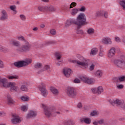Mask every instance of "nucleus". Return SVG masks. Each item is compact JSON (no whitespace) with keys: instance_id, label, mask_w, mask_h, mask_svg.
Wrapping results in <instances>:
<instances>
[{"instance_id":"f8f14e48","label":"nucleus","mask_w":125,"mask_h":125,"mask_svg":"<svg viewBox=\"0 0 125 125\" xmlns=\"http://www.w3.org/2000/svg\"><path fill=\"white\" fill-rule=\"evenodd\" d=\"M112 103L116 104L118 106H120L122 108L125 109V103L124 100L118 99H114L112 101Z\"/></svg>"},{"instance_id":"a19ab883","label":"nucleus","mask_w":125,"mask_h":125,"mask_svg":"<svg viewBox=\"0 0 125 125\" xmlns=\"http://www.w3.org/2000/svg\"><path fill=\"white\" fill-rule=\"evenodd\" d=\"M95 64L94 63L91 64L90 66H89V70L90 71H94V69H95Z\"/></svg>"},{"instance_id":"79ce46f5","label":"nucleus","mask_w":125,"mask_h":125,"mask_svg":"<svg viewBox=\"0 0 125 125\" xmlns=\"http://www.w3.org/2000/svg\"><path fill=\"white\" fill-rule=\"evenodd\" d=\"M77 5V3L75 2H73L70 4L69 5V9H71V8H73L74 7L76 6Z\"/></svg>"},{"instance_id":"393cba45","label":"nucleus","mask_w":125,"mask_h":125,"mask_svg":"<svg viewBox=\"0 0 125 125\" xmlns=\"http://www.w3.org/2000/svg\"><path fill=\"white\" fill-rule=\"evenodd\" d=\"M82 122H83L86 125H90L91 124V119L89 118H83L82 121Z\"/></svg>"},{"instance_id":"6ab92c4d","label":"nucleus","mask_w":125,"mask_h":125,"mask_svg":"<svg viewBox=\"0 0 125 125\" xmlns=\"http://www.w3.org/2000/svg\"><path fill=\"white\" fill-rule=\"evenodd\" d=\"M94 75L98 78H101L103 76V71L100 69L97 70L94 73Z\"/></svg>"},{"instance_id":"c85d7f7f","label":"nucleus","mask_w":125,"mask_h":125,"mask_svg":"<svg viewBox=\"0 0 125 125\" xmlns=\"http://www.w3.org/2000/svg\"><path fill=\"white\" fill-rule=\"evenodd\" d=\"M10 44H13L15 46H20V43L18 41L12 40L10 41Z\"/></svg>"},{"instance_id":"dca6fc26","label":"nucleus","mask_w":125,"mask_h":125,"mask_svg":"<svg viewBox=\"0 0 125 125\" xmlns=\"http://www.w3.org/2000/svg\"><path fill=\"white\" fill-rule=\"evenodd\" d=\"M102 42L104 44H112V41L109 37H104L103 38Z\"/></svg>"},{"instance_id":"052dcab7","label":"nucleus","mask_w":125,"mask_h":125,"mask_svg":"<svg viewBox=\"0 0 125 125\" xmlns=\"http://www.w3.org/2000/svg\"><path fill=\"white\" fill-rule=\"evenodd\" d=\"M104 120L103 119H101L98 121V123L100 125H103L104 124Z\"/></svg>"},{"instance_id":"f704fd0d","label":"nucleus","mask_w":125,"mask_h":125,"mask_svg":"<svg viewBox=\"0 0 125 125\" xmlns=\"http://www.w3.org/2000/svg\"><path fill=\"white\" fill-rule=\"evenodd\" d=\"M99 114V112L98 111L94 110L91 112L90 116L92 117L97 116Z\"/></svg>"},{"instance_id":"7ed1b4c3","label":"nucleus","mask_w":125,"mask_h":125,"mask_svg":"<svg viewBox=\"0 0 125 125\" xmlns=\"http://www.w3.org/2000/svg\"><path fill=\"white\" fill-rule=\"evenodd\" d=\"M77 58L79 59L78 60L72 59H69L68 60V62L70 63H72L74 64L77 63L78 65L84 67V68H87L88 66V63L89 62V60L88 59H86L83 58L81 55H77Z\"/></svg>"},{"instance_id":"4d7b16f0","label":"nucleus","mask_w":125,"mask_h":125,"mask_svg":"<svg viewBox=\"0 0 125 125\" xmlns=\"http://www.w3.org/2000/svg\"><path fill=\"white\" fill-rule=\"evenodd\" d=\"M95 31L94 29L92 27L88 28L87 30V32H95Z\"/></svg>"},{"instance_id":"13d9d810","label":"nucleus","mask_w":125,"mask_h":125,"mask_svg":"<svg viewBox=\"0 0 125 125\" xmlns=\"http://www.w3.org/2000/svg\"><path fill=\"white\" fill-rule=\"evenodd\" d=\"M83 105L81 103H79L78 104V107L80 109L82 108Z\"/></svg>"},{"instance_id":"8fccbe9b","label":"nucleus","mask_w":125,"mask_h":125,"mask_svg":"<svg viewBox=\"0 0 125 125\" xmlns=\"http://www.w3.org/2000/svg\"><path fill=\"white\" fill-rule=\"evenodd\" d=\"M115 41L117 42H121V39L118 37H115Z\"/></svg>"},{"instance_id":"4468645a","label":"nucleus","mask_w":125,"mask_h":125,"mask_svg":"<svg viewBox=\"0 0 125 125\" xmlns=\"http://www.w3.org/2000/svg\"><path fill=\"white\" fill-rule=\"evenodd\" d=\"M73 74V71L70 68H64L63 69V74L66 78H69Z\"/></svg>"},{"instance_id":"a211bd4d","label":"nucleus","mask_w":125,"mask_h":125,"mask_svg":"<svg viewBox=\"0 0 125 125\" xmlns=\"http://www.w3.org/2000/svg\"><path fill=\"white\" fill-rule=\"evenodd\" d=\"M50 90L55 96H58L59 94V90L54 86H51Z\"/></svg>"},{"instance_id":"6e6d98bb","label":"nucleus","mask_w":125,"mask_h":125,"mask_svg":"<svg viewBox=\"0 0 125 125\" xmlns=\"http://www.w3.org/2000/svg\"><path fill=\"white\" fill-rule=\"evenodd\" d=\"M103 16H104V17H105V18H108V12L104 11Z\"/></svg>"},{"instance_id":"bb28decb","label":"nucleus","mask_w":125,"mask_h":125,"mask_svg":"<svg viewBox=\"0 0 125 125\" xmlns=\"http://www.w3.org/2000/svg\"><path fill=\"white\" fill-rule=\"evenodd\" d=\"M9 8L11 10H12V12H13L14 14H17V11L16 10L17 7L16 5H10Z\"/></svg>"},{"instance_id":"4c0bfd02","label":"nucleus","mask_w":125,"mask_h":125,"mask_svg":"<svg viewBox=\"0 0 125 125\" xmlns=\"http://www.w3.org/2000/svg\"><path fill=\"white\" fill-rule=\"evenodd\" d=\"M28 109V106L26 105H23L21 107V109L23 112L27 111Z\"/></svg>"},{"instance_id":"864d4df0","label":"nucleus","mask_w":125,"mask_h":125,"mask_svg":"<svg viewBox=\"0 0 125 125\" xmlns=\"http://www.w3.org/2000/svg\"><path fill=\"white\" fill-rule=\"evenodd\" d=\"M74 83H81V81L78 79H75L74 80Z\"/></svg>"},{"instance_id":"3c124183","label":"nucleus","mask_w":125,"mask_h":125,"mask_svg":"<svg viewBox=\"0 0 125 125\" xmlns=\"http://www.w3.org/2000/svg\"><path fill=\"white\" fill-rule=\"evenodd\" d=\"M42 66V64L40 63H38L35 65L36 68H40Z\"/></svg>"},{"instance_id":"a878e982","label":"nucleus","mask_w":125,"mask_h":125,"mask_svg":"<svg viewBox=\"0 0 125 125\" xmlns=\"http://www.w3.org/2000/svg\"><path fill=\"white\" fill-rule=\"evenodd\" d=\"M79 12V9L78 8H74L71 10V14L73 16H75V15Z\"/></svg>"},{"instance_id":"ea45409f","label":"nucleus","mask_w":125,"mask_h":125,"mask_svg":"<svg viewBox=\"0 0 125 125\" xmlns=\"http://www.w3.org/2000/svg\"><path fill=\"white\" fill-rule=\"evenodd\" d=\"M55 57L58 60H60L62 57V55L58 52H56L55 54Z\"/></svg>"},{"instance_id":"20e7f679","label":"nucleus","mask_w":125,"mask_h":125,"mask_svg":"<svg viewBox=\"0 0 125 125\" xmlns=\"http://www.w3.org/2000/svg\"><path fill=\"white\" fill-rule=\"evenodd\" d=\"M42 108H44V114L47 118L56 117L61 114L60 111L45 108V105L43 104H42Z\"/></svg>"},{"instance_id":"c03bdc74","label":"nucleus","mask_w":125,"mask_h":125,"mask_svg":"<svg viewBox=\"0 0 125 125\" xmlns=\"http://www.w3.org/2000/svg\"><path fill=\"white\" fill-rule=\"evenodd\" d=\"M83 110L84 111H88L90 109V107L89 105H85L83 106Z\"/></svg>"},{"instance_id":"49530a36","label":"nucleus","mask_w":125,"mask_h":125,"mask_svg":"<svg viewBox=\"0 0 125 125\" xmlns=\"http://www.w3.org/2000/svg\"><path fill=\"white\" fill-rule=\"evenodd\" d=\"M18 40H19V41H23L24 42H26L24 38L23 37V36H18L17 37Z\"/></svg>"},{"instance_id":"f03ea898","label":"nucleus","mask_w":125,"mask_h":125,"mask_svg":"<svg viewBox=\"0 0 125 125\" xmlns=\"http://www.w3.org/2000/svg\"><path fill=\"white\" fill-rule=\"evenodd\" d=\"M0 87L5 88H10L12 91L18 92L20 91V88L16 85L15 82H8L7 79L0 76Z\"/></svg>"},{"instance_id":"6e6552de","label":"nucleus","mask_w":125,"mask_h":125,"mask_svg":"<svg viewBox=\"0 0 125 125\" xmlns=\"http://www.w3.org/2000/svg\"><path fill=\"white\" fill-rule=\"evenodd\" d=\"M112 62L119 68L122 70L125 69V61L114 60H112Z\"/></svg>"},{"instance_id":"338daca9","label":"nucleus","mask_w":125,"mask_h":125,"mask_svg":"<svg viewBox=\"0 0 125 125\" xmlns=\"http://www.w3.org/2000/svg\"><path fill=\"white\" fill-rule=\"evenodd\" d=\"M50 33H51V35H52V36H54V35H56V32H51Z\"/></svg>"},{"instance_id":"423d86ee","label":"nucleus","mask_w":125,"mask_h":125,"mask_svg":"<svg viewBox=\"0 0 125 125\" xmlns=\"http://www.w3.org/2000/svg\"><path fill=\"white\" fill-rule=\"evenodd\" d=\"M46 84L45 83H41L38 85V88L39 89L40 91L41 92L42 95L43 97H46L48 94V91L45 88Z\"/></svg>"},{"instance_id":"ddd939ff","label":"nucleus","mask_w":125,"mask_h":125,"mask_svg":"<svg viewBox=\"0 0 125 125\" xmlns=\"http://www.w3.org/2000/svg\"><path fill=\"white\" fill-rule=\"evenodd\" d=\"M91 91L92 93L95 94L100 95L104 92V88L103 86H99L97 87L92 88Z\"/></svg>"},{"instance_id":"c756f323","label":"nucleus","mask_w":125,"mask_h":125,"mask_svg":"<svg viewBox=\"0 0 125 125\" xmlns=\"http://www.w3.org/2000/svg\"><path fill=\"white\" fill-rule=\"evenodd\" d=\"M46 11H50L53 12L55 11L56 9L52 6H46Z\"/></svg>"},{"instance_id":"b1692460","label":"nucleus","mask_w":125,"mask_h":125,"mask_svg":"<svg viewBox=\"0 0 125 125\" xmlns=\"http://www.w3.org/2000/svg\"><path fill=\"white\" fill-rule=\"evenodd\" d=\"M98 52V49L97 48H93L90 53V55H96Z\"/></svg>"},{"instance_id":"4be33fe9","label":"nucleus","mask_w":125,"mask_h":125,"mask_svg":"<svg viewBox=\"0 0 125 125\" xmlns=\"http://www.w3.org/2000/svg\"><path fill=\"white\" fill-rule=\"evenodd\" d=\"M20 100L23 102H28L30 101V98L27 95H24L20 97Z\"/></svg>"},{"instance_id":"473e14b6","label":"nucleus","mask_w":125,"mask_h":125,"mask_svg":"<svg viewBox=\"0 0 125 125\" xmlns=\"http://www.w3.org/2000/svg\"><path fill=\"white\" fill-rule=\"evenodd\" d=\"M64 125H74L75 122L74 121L70 120H68V121L64 122Z\"/></svg>"},{"instance_id":"cd10ccee","label":"nucleus","mask_w":125,"mask_h":125,"mask_svg":"<svg viewBox=\"0 0 125 125\" xmlns=\"http://www.w3.org/2000/svg\"><path fill=\"white\" fill-rule=\"evenodd\" d=\"M21 91L22 92H27L28 91V87L27 85L22 84L20 87Z\"/></svg>"},{"instance_id":"de8ad7c7","label":"nucleus","mask_w":125,"mask_h":125,"mask_svg":"<svg viewBox=\"0 0 125 125\" xmlns=\"http://www.w3.org/2000/svg\"><path fill=\"white\" fill-rule=\"evenodd\" d=\"M124 88V85L123 84H118L117 85V88L118 89H122Z\"/></svg>"},{"instance_id":"aec40b11","label":"nucleus","mask_w":125,"mask_h":125,"mask_svg":"<svg viewBox=\"0 0 125 125\" xmlns=\"http://www.w3.org/2000/svg\"><path fill=\"white\" fill-rule=\"evenodd\" d=\"M37 113L36 111L31 110L27 114V118L29 119L33 117H35Z\"/></svg>"},{"instance_id":"0eeeda50","label":"nucleus","mask_w":125,"mask_h":125,"mask_svg":"<svg viewBox=\"0 0 125 125\" xmlns=\"http://www.w3.org/2000/svg\"><path fill=\"white\" fill-rule=\"evenodd\" d=\"M31 45L28 42L26 41L24 44L22 45L21 47L17 49V51H18V52L21 53L28 52V51H29Z\"/></svg>"},{"instance_id":"39448f33","label":"nucleus","mask_w":125,"mask_h":125,"mask_svg":"<svg viewBox=\"0 0 125 125\" xmlns=\"http://www.w3.org/2000/svg\"><path fill=\"white\" fill-rule=\"evenodd\" d=\"M32 62V60L31 59L27 58L23 61L15 62L14 65L18 68H21L29 65L31 64Z\"/></svg>"},{"instance_id":"774afa93","label":"nucleus","mask_w":125,"mask_h":125,"mask_svg":"<svg viewBox=\"0 0 125 125\" xmlns=\"http://www.w3.org/2000/svg\"><path fill=\"white\" fill-rule=\"evenodd\" d=\"M87 33L88 34V35H93L94 32H88Z\"/></svg>"},{"instance_id":"c9c22d12","label":"nucleus","mask_w":125,"mask_h":125,"mask_svg":"<svg viewBox=\"0 0 125 125\" xmlns=\"http://www.w3.org/2000/svg\"><path fill=\"white\" fill-rule=\"evenodd\" d=\"M86 10L85 7L83 5H81L80 8L78 9L79 12L80 11L81 12H85Z\"/></svg>"},{"instance_id":"1a4fd4ad","label":"nucleus","mask_w":125,"mask_h":125,"mask_svg":"<svg viewBox=\"0 0 125 125\" xmlns=\"http://www.w3.org/2000/svg\"><path fill=\"white\" fill-rule=\"evenodd\" d=\"M80 79L84 83L91 84L95 82L94 78H91L86 76H81Z\"/></svg>"},{"instance_id":"a18cd8bd","label":"nucleus","mask_w":125,"mask_h":125,"mask_svg":"<svg viewBox=\"0 0 125 125\" xmlns=\"http://www.w3.org/2000/svg\"><path fill=\"white\" fill-rule=\"evenodd\" d=\"M50 70V66L48 65H45L44 66L43 70H42V71L47 70V71H49Z\"/></svg>"},{"instance_id":"bf43d9fd","label":"nucleus","mask_w":125,"mask_h":125,"mask_svg":"<svg viewBox=\"0 0 125 125\" xmlns=\"http://www.w3.org/2000/svg\"><path fill=\"white\" fill-rule=\"evenodd\" d=\"M5 116V112L4 111H0V116Z\"/></svg>"},{"instance_id":"603ef678","label":"nucleus","mask_w":125,"mask_h":125,"mask_svg":"<svg viewBox=\"0 0 125 125\" xmlns=\"http://www.w3.org/2000/svg\"><path fill=\"white\" fill-rule=\"evenodd\" d=\"M62 8L63 10H67V9L69 8V6L65 4L64 5Z\"/></svg>"},{"instance_id":"7c9ffc66","label":"nucleus","mask_w":125,"mask_h":125,"mask_svg":"<svg viewBox=\"0 0 125 125\" xmlns=\"http://www.w3.org/2000/svg\"><path fill=\"white\" fill-rule=\"evenodd\" d=\"M104 10H100L96 12V15L98 16V17H101V16H104Z\"/></svg>"},{"instance_id":"5fc2aeb1","label":"nucleus","mask_w":125,"mask_h":125,"mask_svg":"<svg viewBox=\"0 0 125 125\" xmlns=\"http://www.w3.org/2000/svg\"><path fill=\"white\" fill-rule=\"evenodd\" d=\"M118 60L125 61V57L124 55H121L120 56V59H118Z\"/></svg>"},{"instance_id":"412c9836","label":"nucleus","mask_w":125,"mask_h":125,"mask_svg":"<svg viewBox=\"0 0 125 125\" xmlns=\"http://www.w3.org/2000/svg\"><path fill=\"white\" fill-rule=\"evenodd\" d=\"M7 79L10 81L13 80H18L19 79V77L15 75H9L7 76Z\"/></svg>"},{"instance_id":"9d476101","label":"nucleus","mask_w":125,"mask_h":125,"mask_svg":"<svg viewBox=\"0 0 125 125\" xmlns=\"http://www.w3.org/2000/svg\"><path fill=\"white\" fill-rule=\"evenodd\" d=\"M66 93L71 98H74L77 95L75 89L72 86H68L67 87Z\"/></svg>"},{"instance_id":"f257e3e1","label":"nucleus","mask_w":125,"mask_h":125,"mask_svg":"<svg viewBox=\"0 0 125 125\" xmlns=\"http://www.w3.org/2000/svg\"><path fill=\"white\" fill-rule=\"evenodd\" d=\"M86 21V19L85 14L83 13H81L78 15L77 20L72 19L67 21L65 23V26L68 27L69 26H70L71 24H75V25H77V29L78 30V29H80V27L85 25Z\"/></svg>"},{"instance_id":"2eb2a0df","label":"nucleus","mask_w":125,"mask_h":125,"mask_svg":"<svg viewBox=\"0 0 125 125\" xmlns=\"http://www.w3.org/2000/svg\"><path fill=\"white\" fill-rule=\"evenodd\" d=\"M115 53H116L115 48L114 47L111 48L108 51V57L109 59H113L115 55Z\"/></svg>"},{"instance_id":"37998d69","label":"nucleus","mask_w":125,"mask_h":125,"mask_svg":"<svg viewBox=\"0 0 125 125\" xmlns=\"http://www.w3.org/2000/svg\"><path fill=\"white\" fill-rule=\"evenodd\" d=\"M20 18L22 21H25V20H26V17L24 16V15H23V14L20 15Z\"/></svg>"},{"instance_id":"2f4dec72","label":"nucleus","mask_w":125,"mask_h":125,"mask_svg":"<svg viewBox=\"0 0 125 125\" xmlns=\"http://www.w3.org/2000/svg\"><path fill=\"white\" fill-rule=\"evenodd\" d=\"M38 10L41 12L46 11V6H39L38 7Z\"/></svg>"},{"instance_id":"680f3d73","label":"nucleus","mask_w":125,"mask_h":125,"mask_svg":"<svg viewBox=\"0 0 125 125\" xmlns=\"http://www.w3.org/2000/svg\"><path fill=\"white\" fill-rule=\"evenodd\" d=\"M38 30H39V28L37 27H34L33 28V31H34V32L38 31Z\"/></svg>"},{"instance_id":"69168bd1","label":"nucleus","mask_w":125,"mask_h":125,"mask_svg":"<svg viewBox=\"0 0 125 125\" xmlns=\"http://www.w3.org/2000/svg\"><path fill=\"white\" fill-rule=\"evenodd\" d=\"M104 56L103 52V51H100L99 53V56H101L102 57Z\"/></svg>"},{"instance_id":"f3484780","label":"nucleus","mask_w":125,"mask_h":125,"mask_svg":"<svg viewBox=\"0 0 125 125\" xmlns=\"http://www.w3.org/2000/svg\"><path fill=\"white\" fill-rule=\"evenodd\" d=\"M8 18V16L7 15V12L5 10H2L1 12V20H6Z\"/></svg>"},{"instance_id":"09e8293b","label":"nucleus","mask_w":125,"mask_h":125,"mask_svg":"<svg viewBox=\"0 0 125 125\" xmlns=\"http://www.w3.org/2000/svg\"><path fill=\"white\" fill-rule=\"evenodd\" d=\"M4 68V64H3V62H2V61L0 60V68L3 69Z\"/></svg>"},{"instance_id":"72a5a7b5","label":"nucleus","mask_w":125,"mask_h":125,"mask_svg":"<svg viewBox=\"0 0 125 125\" xmlns=\"http://www.w3.org/2000/svg\"><path fill=\"white\" fill-rule=\"evenodd\" d=\"M119 3L122 7V9H123V10H125V0H121Z\"/></svg>"},{"instance_id":"58836bf2","label":"nucleus","mask_w":125,"mask_h":125,"mask_svg":"<svg viewBox=\"0 0 125 125\" xmlns=\"http://www.w3.org/2000/svg\"><path fill=\"white\" fill-rule=\"evenodd\" d=\"M118 80L120 82H123L125 81V76H121L119 77Z\"/></svg>"},{"instance_id":"e2e57ef3","label":"nucleus","mask_w":125,"mask_h":125,"mask_svg":"<svg viewBox=\"0 0 125 125\" xmlns=\"http://www.w3.org/2000/svg\"><path fill=\"white\" fill-rule=\"evenodd\" d=\"M93 125H99V121H94L93 122Z\"/></svg>"},{"instance_id":"e433bc0d","label":"nucleus","mask_w":125,"mask_h":125,"mask_svg":"<svg viewBox=\"0 0 125 125\" xmlns=\"http://www.w3.org/2000/svg\"><path fill=\"white\" fill-rule=\"evenodd\" d=\"M0 51H2V52H6L8 51V49L6 47L0 45Z\"/></svg>"},{"instance_id":"5701e85b","label":"nucleus","mask_w":125,"mask_h":125,"mask_svg":"<svg viewBox=\"0 0 125 125\" xmlns=\"http://www.w3.org/2000/svg\"><path fill=\"white\" fill-rule=\"evenodd\" d=\"M15 103V102L12 99V98L10 96H8L7 97V104L8 105H12L14 104Z\"/></svg>"},{"instance_id":"0e129e2a","label":"nucleus","mask_w":125,"mask_h":125,"mask_svg":"<svg viewBox=\"0 0 125 125\" xmlns=\"http://www.w3.org/2000/svg\"><path fill=\"white\" fill-rule=\"evenodd\" d=\"M40 28L43 29L44 27H45V25L44 24L42 23V24H41L40 25Z\"/></svg>"},{"instance_id":"9b49d317","label":"nucleus","mask_w":125,"mask_h":125,"mask_svg":"<svg viewBox=\"0 0 125 125\" xmlns=\"http://www.w3.org/2000/svg\"><path fill=\"white\" fill-rule=\"evenodd\" d=\"M11 123L14 125H18L21 123L22 119L16 114H13L12 116Z\"/></svg>"}]
</instances>
